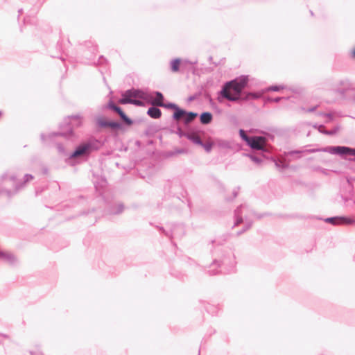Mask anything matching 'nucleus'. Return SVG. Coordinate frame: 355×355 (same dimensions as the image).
Masks as SVG:
<instances>
[{"label": "nucleus", "instance_id": "nucleus-24", "mask_svg": "<svg viewBox=\"0 0 355 355\" xmlns=\"http://www.w3.org/2000/svg\"><path fill=\"white\" fill-rule=\"evenodd\" d=\"M352 54H353V57L355 58V49L353 51Z\"/></svg>", "mask_w": 355, "mask_h": 355}, {"label": "nucleus", "instance_id": "nucleus-1", "mask_svg": "<svg viewBox=\"0 0 355 355\" xmlns=\"http://www.w3.org/2000/svg\"><path fill=\"white\" fill-rule=\"evenodd\" d=\"M248 82L247 77H240L229 83H227L223 90L221 95L229 101H236L239 98L242 90L246 87Z\"/></svg>", "mask_w": 355, "mask_h": 355}, {"label": "nucleus", "instance_id": "nucleus-10", "mask_svg": "<svg viewBox=\"0 0 355 355\" xmlns=\"http://www.w3.org/2000/svg\"><path fill=\"white\" fill-rule=\"evenodd\" d=\"M114 110L116 112L121 119L128 125L132 124V121L125 114V113L122 111V110L119 107H114Z\"/></svg>", "mask_w": 355, "mask_h": 355}, {"label": "nucleus", "instance_id": "nucleus-19", "mask_svg": "<svg viewBox=\"0 0 355 355\" xmlns=\"http://www.w3.org/2000/svg\"><path fill=\"white\" fill-rule=\"evenodd\" d=\"M203 147L205 148V150L207 152H209L212 148V144L211 143H207V144H205L204 145H202Z\"/></svg>", "mask_w": 355, "mask_h": 355}, {"label": "nucleus", "instance_id": "nucleus-15", "mask_svg": "<svg viewBox=\"0 0 355 355\" xmlns=\"http://www.w3.org/2000/svg\"><path fill=\"white\" fill-rule=\"evenodd\" d=\"M184 115H186L185 111L180 109H177L173 114V116L176 120H180V119L184 118Z\"/></svg>", "mask_w": 355, "mask_h": 355}, {"label": "nucleus", "instance_id": "nucleus-12", "mask_svg": "<svg viewBox=\"0 0 355 355\" xmlns=\"http://www.w3.org/2000/svg\"><path fill=\"white\" fill-rule=\"evenodd\" d=\"M212 119V115L209 112H204L200 116V121L203 124H208Z\"/></svg>", "mask_w": 355, "mask_h": 355}, {"label": "nucleus", "instance_id": "nucleus-8", "mask_svg": "<svg viewBox=\"0 0 355 355\" xmlns=\"http://www.w3.org/2000/svg\"><path fill=\"white\" fill-rule=\"evenodd\" d=\"M161 111L157 107H150L148 110V114L154 119H158L161 116Z\"/></svg>", "mask_w": 355, "mask_h": 355}, {"label": "nucleus", "instance_id": "nucleus-9", "mask_svg": "<svg viewBox=\"0 0 355 355\" xmlns=\"http://www.w3.org/2000/svg\"><path fill=\"white\" fill-rule=\"evenodd\" d=\"M114 110L116 112L121 119L128 125L132 124V121L125 114V113L122 111V110L119 107H114Z\"/></svg>", "mask_w": 355, "mask_h": 355}, {"label": "nucleus", "instance_id": "nucleus-17", "mask_svg": "<svg viewBox=\"0 0 355 355\" xmlns=\"http://www.w3.org/2000/svg\"><path fill=\"white\" fill-rule=\"evenodd\" d=\"M239 135L241 136V137L245 141H246V143L248 144L249 140L250 139L251 137L247 136V135L245 134V131L243 130H239Z\"/></svg>", "mask_w": 355, "mask_h": 355}, {"label": "nucleus", "instance_id": "nucleus-11", "mask_svg": "<svg viewBox=\"0 0 355 355\" xmlns=\"http://www.w3.org/2000/svg\"><path fill=\"white\" fill-rule=\"evenodd\" d=\"M163 100V95L160 92H157L156 97L153 100L152 104L153 105L164 106Z\"/></svg>", "mask_w": 355, "mask_h": 355}, {"label": "nucleus", "instance_id": "nucleus-16", "mask_svg": "<svg viewBox=\"0 0 355 355\" xmlns=\"http://www.w3.org/2000/svg\"><path fill=\"white\" fill-rule=\"evenodd\" d=\"M197 116L196 114L195 113H193V112H190V113H186V115H184V121L186 123H189L191 122V121H193L195 117Z\"/></svg>", "mask_w": 355, "mask_h": 355}, {"label": "nucleus", "instance_id": "nucleus-3", "mask_svg": "<svg viewBox=\"0 0 355 355\" xmlns=\"http://www.w3.org/2000/svg\"><path fill=\"white\" fill-rule=\"evenodd\" d=\"M267 139L264 137H251L248 144L254 150H264Z\"/></svg>", "mask_w": 355, "mask_h": 355}, {"label": "nucleus", "instance_id": "nucleus-13", "mask_svg": "<svg viewBox=\"0 0 355 355\" xmlns=\"http://www.w3.org/2000/svg\"><path fill=\"white\" fill-rule=\"evenodd\" d=\"M187 138L193 141L194 144L202 145L200 137L196 133H190L187 135Z\"/></svg>", "mask_w": 355, "mask_h": 355}, {"label": "nucleus", "instance_id": "nucleus-22", "mask_svg": "<svg viewBox=\"0 0 355 355\" xmlns=\"http://www.w3.org/2000/svg\"><path fill=\"white\" fill-rule=\"evenodd\" d=\"M318 107V105H315V107H313V108H311V109H305V108H303V110H304V112H312V111H314V110L316 109V107Z\"/></svg>", "mask_w": 355, "mask_h": 355}, {"label": "nucleus", "instance_id": "nucleus-23", "mask_svg": "<svg viewBox=\"0 0 355 355\" xmlns=\"http://www.w3.org/2000/svg\"><path fill=\"white\" fill-rule=\"evenodd\" d=\"M109 107L114 110V107H116V106L115 105L111 103V104L109 105Z\"/></svg>", "mask_w": 355, "mask_h": 355}, {"label": "nucleus", "instance_id": "nucleus-4", "mask_svg": "<svg viewBox=\"0 0 355 355\" xmlns=\"http://www.w3.org/2000/svg\"><path fill=\"white\" fill-rule=\"evenodd\" d=\"M329 152L334 154L349 155L355 156V149L345 146L331 147L329 148Z\"/></svg>", "mask_w": 355, "mask_h": 355}, {"label": "nucleus", "instance_id": "nucleus-2", "mask_svg": "<svg viewBox=\"0 0 355 355\" xmlns=\"http://www.w3.org/2000/svg\"><path fill=\"white\" fill-rule=\"evenodd\" d=\"M122 98L119 100V103L121 104L130 103V102H123V101H131L135 98L146 99V94L141 91L139 90H128L126 91L123 95Z\"/></svg>", "mask_w": 355, "mask_h": 355}, {"label": "nucleus", "instance_id": "nucleus-21", "mask_svg": "<svg viewBox=\"0 0 355 355\" xmlns=\"http://www.w3.org/2000/svg\"><path fill=\"white\" fill-rule=\"evenodd\" d=\"M282 87H279V86H272L269 88V90H272V91H279L280 89H282Z\"/></svg>", "mask_w": 355, "mask_h": 355}, {"label": "nucleus", "instance_id": "nucleus-5", "mask_svg": "<svg viewBox=\"0 0 355 355\" xmlns=\"http://www.w3.org/2000/svg\"><path fill=\"white\" fill-rule=\"evenodd\" d=\"M327 221L330 222L334 225H354L355 220L345 217L329 218Z\"/></svg>", "mask_w": 355, "mask_h": 355}, {"label": "nucleus", "instance_id": "nucleus-6", "mask_svg": "<svg viewBox=\"0 0 355 355\" xmlns=\"http://www.w3.org/2000/svg\"><path fill=\"white\" fill-rule=\"evenodd\" d=\"M97 123L101 127H110V128H119V123H117L116 122L107 121L104 118H99V119H98Z\"/></svg>", "mask_w": 355, "mask_h": 355}, {"label": "nucleus", "instance_id": "nucleus-25", "mask_svg": "<svg viewBox=\"0 0 355 355\" xmlns=\"http://www.w3.org/2000/svg\"><path fill=\"white\" fill-rule=\"evenodd\" d=\"M279 98H276V99H275V102H278V101H279Z\"/></svg>", "mask_w": 355, "mask_h": 355}, {"label": "nucleus", "instance_id": "nucleus-20", "mask_svg": "<svg viewBox=\"0 0 355 355\" xmlns=\"http://www.w3.org/2000/svg\"><path fill=\"white\" fill-rule=\"evenodd\" d=\"M0 257H10V254L8 252H5L0 250Z\"/></svg>", "mask_w": 355, "mask_h": 355}, {"label": "nucleus", "instance_id": "nucleus-18", "mask_svg": "<svg viewBox=\"0 0 355 355\" xmlns=\"http://www.w3.org/2000/svg\"><path fill=\"white\" fill-rule=\"evenodd\" d=\"M125 102H130V103L137 105V106H143L144 104L142 101L137 99H133L132 101H124Z\"/></svg>", "mask_w": 355, "mask_h": 355}, {"label": "nucleus", "instance_id": "nucleus-7", "mask_svg": "<svg viewBox=\"0 0 355 355\" xmlns=\"http://www.w3.org/2000/svg\"><path fill=\"white\" fill-rule=\"evenodd\" d=\"M89 148V144H83L80 146L73 153L72 157H76L85 154Z\"/></svg>", "mask_w": 355, "mask_h": 355}, {"label": "nucleus", "instance_id": "nucleus-14", "mask_svg": "<svg viewBox=\"0 0 355 355\" xmlns=\"http://www.w3.org/2000/svg\"><path fill=\"white\" fill-rule=\"evenodd\" d=\"M180 62H180V59H175L171 62V70L173 72H177L179 71Z\"/></svg>", "mask_w": 355, "mask_h": 355}]
</instances>
